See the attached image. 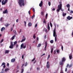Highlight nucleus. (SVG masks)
Listing matches in <instances>:
<instances>
[{
    "label": "nucleus",
    "instance_id": "f257e3e1",
    "mask_svg": "<svg viewBox=\"0 0 73 73\" xmlns=\"http://www.w3.org/2000/svg\"><path fill=\"white\" fill-rule=\"evenodd\" d=\"M55 26V28L53 30V36L55 37V41H57V38H56V24H54Z\"/></svg>",
    "mask_w": 73,
    "mask_h": 73
},
{
    "label": "nucleus",
    "instance_id": "f03ea898",
    "mask_svg": "<svg viewBox=\"0 0 73 73\" xmlns=\"http://www.w3.org/2000/svg\"><path fill=\"white\" fill-rule=\"evenodd\" d=\"M58 9H57L56 12H57V13H58L59 12H60V11L61 10L62 11H63L64 10L62 9V4L60 3V4L58 5Z\"/></svg>",
    "mask_w": 73,
    "mask_h": 73
},
{
    "label": "nucleus",
    "instance_id": "7ed1b4c3",
    "mask_svg": "<svg viewBox=\"0 0 73 73\" xmlns=\"http://www.w3.org/2000/svg\"><path fill=\"white\" fill-rule=\"evenodd\" d=\"M19 5H20L21 7H22V5L21 4L22 3V5L24 6L25 4L24 3V0H19Z\"/></svg>",
    "mask_w": 73,
    "mask_h": 73
},
{
    "label": "nucleus",
    "instance_id": "20e7f679",
    "mask_svg": "<svg viewBox=\"0 0 73 73\" xmlns=\"http://www.w3.org/2000/svg\"><path fill=\"white\" fill-rule=\"evenodd\" d=\"M8 2V0H5V1L4 2V0H3L2 1V5H5Z\"/></svg>",
    "mask_w": 73,
    "mask_h": 73
},
{
    "label": "nucleus",
    "instance_id": "39448f33",
    "mask_svg": "<svg viewBox=\"0 0 73 73\" xmlns=\"http://www.w3.org/2000/svg\"><path fill=\"white\" fill-rule=\"evenodd\" d=\"M13 46H14L13 44V42H11V44L9 46V48H10V49H13Z\"/></svg>",
    "mask_w": 73,
    "mask_h": 73
},
{
    "label": "nucleus",
    "instance_id": "423d86ee",
    "mask_svg": "<svg viewBox=\"0 0 73 73\" xmlns=\"http://www.w3.org/2000/svg\"><path fill=\"white\" fill-rule=\"evenodd\" d=\"M72 18L73 17H70V16H68L67 17V19L68 20H71V19H72Z\"/></svg>",
    "mask_w": 73,
    "mask_h": 73
},
{
    "label": "nucleus",
    "instance_id": "0eeeda50",
    "mask_svg": "<svg viewBox=\"0 0 73 73\" xmlns=\"http://www.w3.org/2000/svg\"><path fill=\"white\" fill-rule=\"evenodd\" d=\"M50 66V65L49 63V61H48L47 62V66L46 67L47 68L49 69V67Z\"/></svg>",
    "mask_w": 73,
    "mask_h": 73
},
{
    "label": "nucleus",
    "instance_id": "6e6552de",
    "mask_svg": "<svg viewBox=\"0 0 73 73\" xmlns=\"http://www.w3.org/2000/svg\"><path fill=\"white\" fill-rule=\"evenodd\" d=\"M8 11H7V9H6V10L3 11V13L5 14V13H7Z\"/></svg>",
    "mask_w": 73,
    "mask_h": 73
},
{
    "label": "nucleus",
    "instance_id": "1a4fd4ad",
    "mask_svg": "<svg viewBox=\"0 0 73 73\" xmlns=\"http://www.w3.org/2000/svg\"><path fill=\"white\" fill-rule=\"evenodd\" d=\"M43 3V2L42 1H41L40 3L39 4V6L40 7H41L42 6V4Z\"/></svg>",
    "mask_w": 73,
    "mask_h": 73
},
{
    "label": "nucleus",
    "instance_id": "9d476101",
    "mask_svg": "<svg viewBox=\"0 0 73 73\" xmlns=\"http://www.w3.org/2000/svg\"><path fill=\"white\" fill-rule=\"evenodd\" d=\"M15 60H16L15 58L12 59L11 60V62H14Z\"/></svg>",
    "mask_w": 73,
    "mask_h": 73
},
{
    "label": "nucleus",
    "instance_id": "9b49d317",
    "mask_svg": "<svg viewBox=\"0 0 73 73\" xmlns=\"http://www.w3.org/2000/svg\"><path fill=\"white\" fill-rule=\"evenodd\" d=\"M5 27H2L1 29V32H3V31H5Z\"/></svg>",
    "mask_w": 73,
    "mask_h": 73
},
{
    "label": "nucleus",
    "instance_id": "f8f14e48",
    "mask_svg": "<svg viewBox=\"0 0 73 73\" xmlns=\"http://www.w3.org/2000/svg\"><path fill=\"white\" fill-rule=\"evenodd\" d=\"M47 46V43L46 42H45V50H46V47Z\"/></svg>",
    "mask_w": 73,
    "mask_h": 73
},
{
    "label": "nucleus",
    "instance_id": "ddd939ff",
    "mask_svg": "<svg viewBox=\"0 0 73 73\" xmlns=\"http://www.w3.org/2000/svg\"><path fill=\"white\" fill-rule=\"evenodd\" d=\"M15 37H16V35H14L11 38V40H13L15 38Z\"/></svg>",
    "mask_w": 73,
    "mask_h": 73
},
{
    "label": "nucleus",
    "instance_id": "4468645a",
    "mask_svg": "<svg viewBox=\"0 0 73 73\" xmlns=\"http://www.w3.org/2000/svg\"><path fill=\"white\" fill-rule=\"evenodd\" d=\"M24 46V44L22 43L21 46V49H23V47Z\"/></svg>",
    "mask_w": 73,
    "mask_h": 73
},
{
    "label": "nucleus",
    "instance_id": "2eb2a0df",
    "mask_svg": "<svg viewBox=\"0 0 73 73\" xmlns=\"http://www.w3.org/2000/svg\"><path fill=\"white\" fill-rule=\"evenodd\" d=\"M62 61L63 62H64L65 61V58L64 57L62 59Z\"/></svg>",
    "mask_w": 73,
    "mask_h": 73
},
{
    "label": "nucleus",
    "instance_id": "dca6fc26",
    "mask_svg": "<svg viewBox=\"0 0 73 73\" xmlns=\"http://www.w3.org/2000/svg\"><path fill=\"white\" fill-rule=\"evenodd\" d=\"M60 64V65H63V62H62V61L61 62H59Z\"/></svg>",
    "mask_w": 73,
    "mask_h": 73
},
{
    "label": "nucleus",
    "instance_id": "f3484780",
    "mask_svg": "<svg viewBox=\"0 0 73 73\" xmlns=\"http://www.w3.org/2000/svg\"><path fill=\"white\" fill-rule=\"evenodd\" d=\"M17 43V41H15V42H14V44L13 45V46H15V45H16V44Z\"/></svg>",
    "mask_w": 73,
    "mask_h": 73
},
{
    "label": "nucleus",
    "instance_id": "a211bd4d",
    "mask_svg": "<svg viewBox=\"0 0 73 73\" xmlns=\"http://www.w3.org/2000/svg\"><path fill=\"white\" fill-rule=\"evenodd\" d=\"M9 70V68H7L6 69H5V71L6 72H7L8 70Z\"/></svg>",
    "mask_w": 73,
    "mask_h": 73
},
{
    "label": "nucleus",
    "instance_id": "6ab92c4d",
    "mask_svg": "<svg viewBox=\"0 0 73 73\" xmlns=\"http://www.w3.org/2000/svg\"><path fill=\"white\" fill-rule=\"evenodd\" d=\"M72 55H70L69 56V58L70 60H71V59H72Z\"/></svg>",
    "mask_w": 73,
    "mask_h": 73
},
{
    "label": "nucleus",
    "instance_id": "aec40b11",
    "mask_svg": "<svg viewBox=\"0 0 73 73\" xmlns=\"http://www.w3.org/2000/svg\"><path fill=\"white\" fill-rule=\"evenodd\" d=\"M66 13H63V16L64 17L65 16H66Z\"/></svg>",
    "mask_w": 73,
    "mask_h": 73
},
{
    "label": "nucleus",
    "instance_id": "412c9836",
    "mask_svg": "<svg viewBox=\"0 0 73 73\" xmlns=\"http://www.w3.org/2000/svg\"><path fill=\"white\" fill-rule=\"evenodd\" d=\"M26 39V38H25V39H23L21 41V42H23V41H24Z\"/></svg>",
    "mask_w": 73,
    "mask_h": 73
},
{
    "label": "nucleus",
    "instance_id": "4be33fe9",
    "mask_svg": "<svg viewBox=\"0 0 73 73\" xmlns=\"http://www.w3.org/2000/svg\"><path fill=\"white\" fill-rule=\"evenodd\" d=\"M53 48H52L51 50V53H53Z\"/></svg>",
    "mask_w": 73,
    "mask_h": 73
},
{
    "label": "nucleus",
    "instance_id": "5701e85b",
    "mask_svg": "<svg viewBox=\"0 0 73 73\" xmlns=\"http://www.w3.org/2000/svg\"><path fill=\"white\" fill-rule=\"evenodd\" d=\"M66 7L68 8H70V5L68 4L66 5Z\"/></svg>",
    "mask_w": 73,
    "mask_h": 73
},
{
    "label": "nucleus",
    "instance_id": "b1692460",
    "mask_svg": "<svg viewBox=\"0 0 73 73\" xmlns=\"http://www.w3.org/2000/svg\"><path fill=\"white\" fill-rule=\"evenodd\" d=\"M5 65V63L4 62H3L1 66H3V65L4 66Z\"/></svg>",
    "mask_w": 73,
    "mask_h": 73
},
{
    "label": "nucleus",
    "instance_id": "393cba45",
    "mask_svg": "<svg viewBox=\"0 0 73 73\" xmlns=\"http://www.w3.org/2000/svg\"><path fill=\"white\" fill-rule=\"evenodd\" d=\"M23 72H24V69L22 68L21 69V73H23Z\"/></svg>",
    "mask_w": 73,
    "mask_h": 73
},
{
    "label": "nucleus",
    "instance_id": "a878e982",
    "mask_svg": "<svg viewBox=\"0 0 73 73\" xmlns=\"http://www.w3.org/2000/svg\"><path fill=\"white\" fill-rule=\"evenodd\" d=\"M32 25V23H29V27H31Z\"/></svg>",
    "mask_w": 73,
    "mask_h": 73
},
{
    "label": "nucleus",
    "instance_id": "bb28decb",
    "mask_svg": "<svg viewBox=\"0 0 73 73\" xmlns=\"http://www.w3.org/2000/svg\"><path fill=\"white\" fill-rule=\"evenodd\" d=\"M50 42L51 43V44H53V40H50Z\"/></svg>",
    "mask_w": 73,
    "mask_h": 73
},
{
    "label": "nucleus",
    "instance_id": "cd10ccee",
    "mask_svg": "<svg viewBox=\"0 0 73 73\" xmlns=\"http://www.w3.org/2000/svg\"><path fill=\"white\" fill-rule=\"evenodd\" d=\"M9 53V51H8V50H6L5 51V53Z\"/></svg>",
    "mask_w": 73,
    "mask_h": 73
},
{
    "label": "nucleus",
    "instance_id": "c85d7f7f",
    "mask_svg": "<svg viewBox=\"0 0 73 73\" xmlns=\"http://www.w3.org/2000/svg\"><path fill=\"white\" fill-rule=\"evenodd\" d=\"M47 29H48L49 31H50V27H49V26H47Z\"/></svg>",
    "mask_w": 73,
    "mask_h": 73
},
{
    "label": "nucleus",
    "instance_id": "c756f323",
    "mask_svg": "<svg viewBox=\"0 0 73 73\" xmlns=\"http://www.w3.org/2000/svg\"><path fill=\"white\" fill-rule=\"evenodd\" d=\"M13 32L15 34H17V33H16V31L15 30L13 31Z\"/></svg>",
    "mask_w": 73,
    "mask_h": 73
},
{
    "label": "nucleus",
    "instance_id": "7c9ffc66",
    "mask_svg": "<svg viewBox=\"0 0 73 73\" xmlns=\"http://www.w3.org/2000/svg\"><path fill=\"white\" fill-rule=\"evenodd\" d=\"M56 52L58 53H60V50H59L57 49L56 50Z\"/></svg>",
    "mask_w": 73,
    "mask_h": 73
},
{
    "label": "nucleus",
    "instance_id": "2f4dec72",
    "mask_svg": "<svg viewBox=\"0 0 73 73\" xmlns=\"http://www.w3.org/2000/svg\"><path fill=\"white\" fill-rule=\"evenodd\" d=\"M10 24H7L6 25H5V26H6V27H8L9 25H10Z\"/></svg>",
    "mask_w": 73,
    "mask_h": 73
},
{
    "label": "nucleus",
    "instance_id": "473e14b6",
    "mask_svg": "<svg viewBox=\"0 0 73 73\" xmlns=\"http://www.w3.org/2000/svg\"><path fill=\"white\" fill-rule=\"evenodd\" d=\"M48 4L49 6H50V5H51V3L50 2L48 1Z\"/></svg>",
    "mask_w": 73,
    "mask_h": 73
},
{
    "label": "nucleus",
    "instance_id": "72a5a7b5",
    "mask_svg": "<svg viewBox=\"0 0 73 73\" xmlns=\"http://www.w3.org/2000/svg\"><path fill=\"white\" fill-rule=\"evenodd\" d=\"M41 15H42V16H44V12H43V11L41 12Z\"/></svg>",
    "mask_w": 73,
    "mask_h": 73
},
{
    "label": "nucleus",
    "instance_id": "f704fd0d",
    "mask_svg": "<svg viewBox=\"0 0 73 73\" xmlns=\"http://www.w3.org/2000/svg\"><path fill=\"white\" fill-rule=\"evenodd\" d=\"M48 16V13H46V16H45V17H46V19H47V17Z\"/></svg>",
    "mask_w": 73,
    "mask_h": 73
},
{
    "label": "nucleus",
    "instance_id": "c9c22d12",
    "mask_svg": "<svg viewBox=\"0 0 73 73\" xmlns=\"http://www.w3.org/2000/svg\"><path fill=\"white\" fill-rule=\"evenodd\" d=\"M3 17H1V19H0V21H2V20H3Z\"/></svg>",
    "mask_w": 73,
    "mask_h": 73
},
{
    "label": "nucleus",
    "instance_id": "e433bc0d",
    "mask_svg": "<svg viewBox=\"0 0 73 73\" xmlns=\"http://www.w3.org/2000/svg\"><path fill=\"white\" fill-rule=\"evenodd\" d=\"M13 27H11V32L13 31Z\"/></svg>",
    "mask_w": 73,
    "mask_h": 73
},
{
    "label": "nucleus",
    "instance_id": "4c0bfd02",
    "mask_svg": "<svg viewBox=\"0 0 73 73\" xmlns=\"http://www.w3.org/2000/svg\"><path fill=\"white\" fill-rule=\"evenodd\" d=\"M50 25L51 26V28H52V23L51 22L50 23Z\"/></svg>",
    "mask_w": 73,
    "mask_h": 73
},
{
    "label": "nucleus",
    "instance_id": "58836bf2",
    "mask_svg": "<svg viewBox=\"0 0 73 73\" xmlns=\"http://www.w3.org/2000/svg\"><path fill=\"white\" fill-rule=\"evenodd\" d=\"M35 58H33V59L31 60V61H35Z\"/></svg>",
    "mask_w": 73,
    "mask_h": 73
},
{
    "label": "nucleus",
    "instance_id": "ea45409f",
    "mask_svg": "<svg viewBox=\"0 0 73 73\" xmlns=\"http://www.w3.org/2000/svg\"><path fill=\"white\" fill-rule=\"evenodd\" d=\"M35 15H33V17H32V19H33V18H34V17H35Z\"/></svg>",
    "mask_w": 73,
    "mask_h": 73
},
{
    "label": "nucleus",
    "instance_id": "a19ab883",
    "mask_svg": "<svg viewBox=\"0 0 73 73\" xmlns=\"http://www.w3.org/2000/svg\"><path fill=\"white\" fill-rule=\"evenodd\" d=\"M72 66V64H71L70 66H69V68H71Z\"/></svg>",
    "mask_w": 73,
    "mask_h": 73
},
{
    "label": "nucleus",
    "instance_id": "79ce46f5",
    "mask_svg": "<svg viewBox=\"0 0 73 73\" xmlns=\"http://www.w3.org/2000/svg\"><path fill=\"white\" fill-rule=\"evenodd\" d=\"M4 41V40L3 39H2V40H1V42H0V43L3 42Z\"/></svg>",
    "mask_w": 73,
    "mask_h": 73
},
{
    "label": "nucleus",
    "instance_id": "37998d69",
    "mask_svg": "<svg viewBox=\"0 0 73 73\" xmlns=\"http://www.w3.org/2000/svg\"><path fill=\"white\" fill-rule=\"evenodd\" d=\"M41 44H39L38 45V47H40L41 46Z\"/></svg>",
    "mask_w": 73,
    "mask_h": 73
},
{
    "label": "nucleus",
    "instance_id": "c03bdc74",
    "mask_svg": "<svg viewBox=\"0 0 73 73\" xmlns=\"http://www.w3.org/2000/svg\"><path fill=\"white\" fill-rule=\"evenodd\" d=\"M36 69L37 70H40V68L37 67L36 68Z\"/></svg>",
    "mask_w": 73,
    "mask_h": 73
},
{
    "label": "nucleus",
    "instance_id": "a18cd8bd",
    "mask_svg": "<svg viewBox=\"0 0 73 73\" xmlns=\"http://www.w3.org/2000/svg\"><path fill=\"white\" fill-rule=\"evenodd\" d=\"M17 69H19V66L18 65H17Z\"/></svg>",
    "mask_w": 73,
    "mask_h": 73
},
{
    "label": "nucleus",
    "instance_id": "49530a36",
    "mask_svg": "<svg viewBox=\"0 0 73 73\" xmlns=\"http://www.w3.org/2000/svg\"><path fill=\"white\" fill-rule=\"evenodd\" d=\"M44 39H46V35H45V36H44Z\"/></svg>",
    "mask_w": 73,
    "mask_h": 73
},
{
    "label": "nucleus",
    "instance_id": "de8ad7c7",
    "mask_svg": "<svg viewBox=\"0 0 73 73\" xmlns=\"http://www.w3.org/2000/svg\"><path fill=\"white\" fill-rule=\"evenodd\" d=\"M27 64H28V63H27V62H26L25 64V66H26L27 65Z\"/></svg>",
    "mask_w": 73,
    "mask_h": 73
},
{
    "label": "nucleus",
    "instance_id": "09e8293b",
    "mask_svg": "<svg viewBox=\"0 0 73 73\" xmlns=\"http://www.w3.org/2000/svg\"><path fill=\"white\" fill-rule=\"evenodd\" d=\"M50 57V55H49L48 56V58H47V60H48L49 58Z\"/></svg>",
    "mask_w": 73,
    "mask_h": 73
},
{
    "label": "nucleus",
    "instance_id": "8fccbe9b",
    "mask_svg": "<svg viewBox=\"0 0 73 73\" xmlns=\"http://www.w3.org/2000/svg\"><path fill=\"white\" fill-rule=\"evenodd\" d=\"M24 23H25V27H26V21H24Z\"/></svg>",
    "mask_w": 73,
    "mask_h": 73
},
{
    "label": "nucleus",
    "instance_id": "3c124183",
    "mask_svg": "<svg viewBox=\"0 0 73 73\" xmlns=\"http://www.w3.org/2000/svg\"><path fill=\"white\" fill-rule=\"evenodd\" d=\"M37 27V24H36L35 26V28H36Z\"/></svg>",
    "mask_w": 73,
    "mask_h": 73
},
{
    "label": "nucleus",
    "instance_id": "603ef678",
    "mask_svg": "<svg viewBox=\"0 0 73 73\" xmlns=\"http://www.w3.org/2000/svg\"><path fill=\"white\" fill-rule=\"evenodd\" d=\"M69 64H68L67 65V66H66V67L67 68H69Z\"/></svg>",
    "mask_w": 73,
    "mask_h": 73
},
{
    "label": "nucleus",
    "instance_id": "864d4df0",
    "mask_svg": "<svg viewBox=\"0 0 73 73\" xmlns=\"http://www.w3.org/2000/svg\"><path fill=\"white\" fill-rule=\"evenodd\" d=\"M43 23H46V22H45V19H44Z\"/></svg>",
    "mask_w": 73,
    "mask_h": 73
},
{
    "label": "nucleus",
    "instance_id": "5fc2aeb1",
    "mask_svg": "<svg viewBox=\"0 0 73 73\" xmlns=\"http://www.w3.org/2000/svg\"><path fill=\"white\" fill-rule=\"evenodd\" d=\"M34 38H36V36H35V34H34V35L33 36Z\"/></svg>",
    "mask_w": 73,
    "mask_h": 73
},
{
    "label": "nucleus",
    "instance_id": "6e6d98bb",
    "mask_svg": "<svg viewBox=\"0 0 73 73\" xmlns=\"http://www.w3.org/2000/svg\"><path fill=\"white\" fill-rule=\"evenodd\" d=\"M25 48H26V46H23V49H25Z\"/></svg>",
    "mask_w": 73,
    "mask_h": 73
},
{
    "label": "nucleus",
    "instance_id": "4d7b16f0",
    "mask_svg": "<svg viewBox=\"0 0 73 73\" xmlns=\"http://www.w3.org/2000/svg\"><path fill=\"white\" fill-rule=\"evenodd\" d=\"M63 46L62 45V47H61V49L62 50H63Z\"/></svg>",
    "mask_w": 73,
    "mask_h": 73
},
{
    "label": "nucleus",
    "instance_id": "13d9d810",
    "mask_svg": "<svg viewBox=\"0 0 73 73\" xmlns=\"http://www.w3.org/2000/svg\"><path fill=\"white\" fill-rule=\"evenodd\" d=\"M33 12H35V9H33Z\"/></svg>",
    "mask_w": 73,
    "mask_h": 73
},
{
    "label": "nucleus",
    "instance_id": "bf43d9fd",
    "mask_svg": "<svg viewBox=\"0 0 73 73\" xmlns=\"http://www.w3.org/2000/svg\"><path fill=\"white\" fill-rule=\"evenodd\" d=\"M19 46V45H18V44H17L16 45V47H17V48H18V47Z\"/></svg>",
    "mask_w": 73,
    "mask_h": 73
},
{
    "label": "nucleus",
    "instance_id": "052dcab7",
    "mask_svg": "<svg viewBox=\"0 0 73 73\" xmlns=\"http://www.w3.org/2000/svg\"><path fill=\"white\" fill-rule=\"evenodd\" d=\"M70 13H73V11H71L70 12Z\"/></svg>",
    "mask_w": 73,
    "mask_h": 73
},
{
    "label": "nucleus",
    "instance_id": "680f3d73",
    "mask_svg": "<svg viewBox=\"0 0 73 73\" xmlns=\"http://www.w3.org/2000/svg\"><path fill=\"white\" fill-rule=\"evenodd\" d=\"M22 59H24V55H23L22 56Z\"/></svg>",
    "mask_w": 73,
    "mask_h": 73
},
{
    "label": "nucleus",
    "instance_id": "e2e57ef3",
    "mask_svg": "<svg viewBox=\"0 0 73 73\" xmlns=\"http://www.w3.org/2000/svg\"><path fill=\"white\" fill-rule=\"evenodd\" d=\"M56 50H54V54H56Z\"/></svg>",
    "mask_w": 73,
    "mask_h": 73
},
{
    "label": "nucleus",
    "instance_id": "0e129e2a",
    "mask_svg": "<svg viewBox=\"0 0 73 73\" xmlns=\"http://www.w3.org/2000/svg\"><path fill=\"white\" fill-rule=\"evenodd\" d=\"M18 21H19V19H17L16 20V22H17V23H18Z\"/></svg>",
    "mask_w": 73,
    "mask_h": 73
},
{
    "label": "nucleus",
    "instance_id": "69168bd1",
    "mask_svg": "<svg viewBox=\"0 0 73 73\" xmlns=\"http://www.w3.org/2000/svg\"><path fill=\"white\" fill-rule=\"evenodd\" d=\"M52 11H55V8H53L52 9Z\"/></svg>",
    "mask_w": 73,
    "mask_h": 73
},
{
    "label": "nucleus",
    "instance_id": "338daca9",
    "mask_svg": "<svg viewBox=\"0 0 73 73\" xmlns=\"http://www.w3.org/2000/svg\"><path fill=\"white\" fill-rule=\"evenodd\" d=\"M23 38H24V39H25V36H23Z\"/></svg>",
    "mask_w": 73,
    "mask_h": 73
},
{
    "label": "nucleus",
    "instance_id": "774afa93",
    "mask_svg": "<svg viewBox=\"0 0 73 73\" xmlns=\"http://www.w3.org/2000/svg\"><path fill=\"white\" fill-rule=\"evenodd\" d=\"M72 37H73V31L72 33Z\"/></svg>",
    "mask_w": 73,
    "mask_h": 73
}]
</instances>
